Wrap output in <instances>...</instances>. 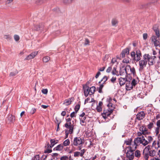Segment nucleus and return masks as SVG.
Returning <instances> with one entry per match:
<instances>
[{
  "instance_id": "1",
  "label": "nucleus",
  "mask_w": 160,
  "mask_h": 160,
  "mask_svg": "<svg viewBox=\"0 0 160 160\" xmlns=\"http://www.w3.org/2000/svg\"><path fill=\"white\" fill-rule=\"evenodd\" d=\"M84 143L83 142V139L80 137H76L71 141V146H72L77 147L78 150L81 149V146Z\"/></svg>"
},
{
  "instance_id": "2",
  "label": "nucleus",
  "mask_w": 160,
  "mask_h": 160,
  "mask_svg": "<svg viewBox=\"0 0 160 160\" xmlns=\"http://www.w3.org/2000/svg\"><path fill=\"white\" fill-rule=\"evenodd\" d=\"M134 149L132 146H128L126 148L125 152L126 156L129 160H132L134 158Z\"/></svg>"
},
{
  "instance_id": "3",
  "label": "nucleus",
  "mask_w": 160,
  "mask_h": 160,
  "mask_svg": "<svg viewBox=\"0 0 160 160\" xmlns=\"http://www.w3.org/2000/svg\"><path fill=\"white\" fill-rule=\"evenodd\" d=\"M143 138L144 136H141V137L136 138L135 139L134 142L132 144V147L134 149H136L137 146L140 144H142L144 146Z\"/></svg>"
},
{
  "instance_id": "4",
  "label": "nucleus",
  "mask_w": 160,
  "mask_h": 160,
  "mask_svg": "<svg viewBox=\"0 0 160 160\" xmlns=\"http://www.w3.org/2000/svg\"><path fill=\"white\" fill-rule=\"evenodd\" d=\"M131 56L133 60L137 62L141 59L142 54L140 51H133L131 53Z\"/></svg>"
},
{
  "instance_id": "5",
  "label": "nucleus",
  "mask_w": 160,
  "mask_h": 160,
  "mask_svg": "<svg viewBox=\"0 0 160 160\" xmlns=\"http://www.w3.org/2000/svg\"><path fill=\"white\" fill-rule=\"evenodd\" d=\"M145 57L146 56L145 54H144L143 55L142 59L141 60H140L139 61V71H142L143 70L147 64L148 62L147 60L148 58H147Z\"/></svg>"
},
{
  "instance_id": "6",
  "label": "nucleus",
  "mask_w": 160,
  "mask_h": 160,
  "mask_svg": "<svg viewBox=\"0 0 160 160\" xmlns=\"http://www.w3.org/2000/svg\"><path fill=\"white\" fill-rule=\"evenodd\" d=\"M145 55L147 58V62L149 66H152L155 63V59L156 58L155 56H152L148 54H145Z\"/></svg>"
},
{
  "instance_id": "7",
  "label": "nucleus",
  "mask_w": 160,
  "mask_h": 160,
  "mask_svg": "<svg viewBox=\"0 0 160 160\" xmlns=\"http://www.w3.org/2000/svg\"><path fill=\"white\" fill-rule=\"evenodd\" d=\"M113 110L112 109L104 110H103V112L102 113V116L103 118L106 119L111 114Z\"/></svg>"
},
{
  "instance_id": "8",
  "label": "nucleus",
  "mask_w": 160,
  "mask_h": 160,
  "mask_svg": "<svg viewBox=\"0 0 160 160\" xmlns=\"http://www.w3.org/2000/svg\"><path fill=\"white\" fill-rule=\"evenodd\" d=\"M147 140L145 139V137H144V146H146L148 144L151 143L153 140V138L151 136H148L147 137Z\"/></svg>"
},
{
  "instance_id": "9",
  "label": "nucleus",
  "mask_w": 160,
  "mask_h": 160,
  "mask_svg": "<svg viewBox=\"0 0 160 160\" xmlns=\"http://www.w3.org/2000/svg\"><path fill=\"white\" fill-rule=\"evenodd\" d=\"M86 151V150L85 149H83L81 150V152L78 151L75 152H74L73 156L75 157H79V156L82 157Z\"/></svg>"
},
{
  "instance_id": "10",
  "label": "nucleus",
  "mask_w": 160,
  "mask_h": 160,
  "mask_svg": "<svg viewBox=\"0 0 160 160\" xmlns=\"http://www.w3.org/2000/svg\"><path fill=\"white\" fill-rule=\"evenodd\" d=\"M145 116V113L144 111H141L137 115V119L139 120H142Z\"/></svg>"
},
{
  "instance_id": "11",
  "label": "nucleus",
  "mask_w": 160,
  "mask_h": 160,
  "mask_svg": "<svg viewBox=\"0 0 160 160\" xmlns=\"http://www.w3.org/2000/svg\"><path fill=\"white\" fill-rule=\"evenodd\" d=\"M38 51L34 52H32L31 54L28 56L25 59V60H29L34 58L38 54Z\"/></svg>"
},
{
  "instance_id": "12",
  "label": "nucleus",
  "mask_w": 160,
  "mask_h": 160,
  "mask_svg": "<svg viewBox=\"0 0 160 160\" xmlns=\"http://www.w3.org/2000/svg\"><path fill=\"white\" fill-rule=\"evenodd\" d=\"M83 89L84 90V95L86 97H87L90 93L89 91V87L87 85H85L83 86Z\"/></svg>"
},
{
  "instance_id": "13",
  "label": "nucleus",
  "mask_w": 160,
  "mask_h": 160,
  "mask_svg": "<svg viewBox=\"0 0 160 160\" xmlns=\"http://www.w3.org/2000/svg\"><path fill=\"white\" fill-rule=\"evenodd\" d=\"M157 37L154 35H153L152 37V41L153 42L155 46L157 47L159 46L160 44V42L157 39Z\"/></svg>"
},
{
  "instance_id": "14",
  "label": "nucleus",
  "mask_w": 160,
  "mask_h": 160,
  "mask_svg": "<svg viewBox=\"0 0 160 160\" xmlns=\"http://www.w3.org/2000/svg\"><path fill=\"white\" fill-rule=\"evenodd\" d=\"M129 51H122L120 55V57H117V58L121 59L122 58H123L125 56L128 55L129 53Z\"/></svg>"
},
{
  "instance_id": "15",
  "label": "nucleus",
  "mask_w": 160,
  "mask_h": 160,
  "mask_svg": "<svg viewBox=\"0 0 160 160\" xmlns=\"http://www.w3.org/2000/svg\"><path fill=\"white\" fill-rule=\"evenodd\" d=\"M74 100V98L73 97L69 98L64 100L63 104H65L66 106L70 105L71 102Z\"/></svg>"
},
{
  "instance_id": "16",
  "label": "nucleus",
  "mask_w": 160,
  "mask_h": 160,
  "mask_svg": "<svg viewBox=\"0 0 160 160\" xmlns=\"http://www.w3.org/2000/svg\"><path fill=\"white\" fill-rule=\"evenodd\" d=\"M153 30L155 32V34L157 38L159 37L160 32L159 29L158 28V26L157 25H155L153 27Z\"/></svg>"
},
{
  "instance_id": "17",
  "label": "nucleus",
  "mask_w": 160,
  "mask_h": 160,
  "mask_svg": "<svg viewBox=\"0 0 160 160\" xmlns=\"http://www.w3.org/2000/svg\"><path fill=\"white\" fill-rule=\"evenodd\" d=\"M74 126L73 125L69 126L68 124H64V126L69 129L68 131L70 134H72L73 132Z\"/></svg>"
},
{
  "instance_id": "18",
  "label": "nucleus",
  "mask_w": 160,
  "mask_h": 160,
  "mask_svg": "<svg viewBox=\"0 0 160 160\" xmlns=\"http://www.w3.org/2000/svg\"><path fill=\"white\" fill-rule=\"evenodd\" d=\"M128 71L127 69H126V67L124 68H121L119 71V74L121 76L125 75L126 74H128Z\"/></svg>"
},
{
  "instance_id": "19",
  "label": "nucleus",
  "mask_w": 160,
  "mask_h": 160,
  "mask_svg": "<svg viewBox=\"0 0 160 160\" xmlns=\"http://www.w3.org/2000/svg\"><path fill=\"white\" fill-rule=\"evenodd\" d=\"M80 124L82 126H85L86 124V117H79Z\"/></svg>"
},
{
  "instance_id": "20",
  "label": "nucleus",
  "mask_w": 160,
  "mask_h": 160,
  "mask_svg": "<svg viewBox=\"0 0 160 160\" xmlns=\"http://www.w3.org/2000/svg\"><path fill=\"white\" fill-rule=\"evenodd\" d=\"M126 69H127V70H129V69L130 70L131 73H132L133 75H135L136 73V72L135 69L134 67L132 68L130 65H128L126 66Z\"/></svg>"
},
{
  "instance_id": "21",
  "label": "nucleus",
  "mask_w": 160,
  "mask_h": 160,
  "mask_svg": "<svg viewBox=\"0 0 160 160\" xmlns=\"http://www.w3.org/2000/svg\"><path fill=\"white\" fill-rule=\"evenodd\" d=\"M133 88L131 82H128L126 84V89L127 90H130Z\"/></svg>"
},
{
  "instance_id": "22",
  "label": "nucleus",
  "mask_w": 160,
  "mask_h": 160,
  "mask_svg": "<svg viewBox=\"0 0 160 160\" xmlns=\"http://www.w3.org/2000/svg\"><path fill=\"white\" fill-rule=\"evenodd\" d=\"M119 83L121 86L124 85L127 80L125 78H120L119 79Z\"/></svg>"
},
{
  "instance_id": "23",
  "label": "nucleus",
  "mask_w": 160,
  "mask_h": 160,
  "mask_svg": "<svg viewBox=\"0 0 160 160\" xmlns=\"http://www.w3.org/2000/svg\"><path fill=\"white\" fill-rule=\"evenodd\" d=\"M132 139L131 138H128L125 140L124 141V143L127 145H130L132 146V144L133 143L132 142Z\"/></svg>"
},
{
  "instance_id": "24",
  "label": "nucleus",
  "mask_w": 160,
  "mask_h": 160,
  "mask_svg": "<svg viewBox=\"0 0 160 160\" xmlns=\"http://www.w3.org/2000/svg\"><path fill=\"white\" fill-rule=\"evenodd\" d=\"M58 142V140H55V139H51V146L50 148H52L55 144L57 143Z\"/></svg>"
},
{
  "instance_id": "25",
  "label": "nucleus",
  "mask_w": 160,
  "mask_h": 160,
  "mask_svg": "<svg viewBox=\"0 0 160 160\" xmlns=\"http://www.w3.org/2000/svg\"><path fill=\"white\" fill-rule=\"evenodd\" d=\"M14 120L15 117L13 116L12 115H8V120L9 123H12L13 122Z\"/></svg>"
},
{
  "instance_id": "26",
  "label": "nucleus",
  "mask_w": 160,
  "mask_h": 160,
  "mask_svg": "<svg viewBox=\"0 0 160 160\" xmlns=\"http://www.w3.org/2000/svg\"><path fill=\"white\" fill-rule=\"evenodd\" d=\"M63 145L62 144H60L55 147L53 150L56 151H61L63 148Z\"/></svg>"
},
{
  "instance_id": "27",
  "label": "nucleus",
  "mask_w": 160,
  "mask_h": 160,
  "mask_svg": "<svg viewBox=\"0 0 160 160\" xmlns=\"http://www.w3.org/2000/svg\"><path fill=\"white\" fill-rule=\"evenodd\" d=\"M143 154L145 160H148L149 156H150L148 152L146 151L144 152V151H143Z\"/></svg>"
},
{
  "instance_id": "28",
  "label": "nucleus",
  "mask_w": 160,
  "mask_h": 160,
  "mask_svg": "<svg viewBox=\"0 0 160 160\" xmlns=\"http://www.w3.org/2000/svg\"><path fill=\"white\" fill-rule=\"evenodd\" d=\"M159 143H157L155 141H154L152 143V147L155 149H158L159 147Z\"/></svg>"
},
{
  "instance_id": "29",
  "label": "nucleus",
  "mask_w": 160,
  "mask_h": 160,
  "mask_svg": "<svg viewBox=\"0 0 160 160\" xmlns=\"http://www.w3.org/2000/svg\"><path fill=\"white\" fill-rule=\"evenodd\" d=\"M154 124L153 122H150L147 126L148 128L150 130H151L154 127Z\"/></svg>"
},
{
  "instance_id": "30",
  "label": "nucleus",
  "mask_w": 160,
  "mask_h": 160,
  "mask_svg": "<svg viewBox=\"0 0 160 160\" xmlns=\"http://www.w3.org/2000/svg\"><path fill=\"white\" fill-rule=\"evenodd\" d=\"M96 88L94 86H92L90 88H89V91L90 93V95H92L94 94Z\"/></svg>"
},
{
  "instance_id": "31",
  "label": "nucleus",
  "mask_w": 160,
  "mask_h": 160,
  "mask_svg": "<svg viewBox=\"0 0 160 160\" xmlns=\"http://www.w3.org/2000/svg\"><path fill=\"white\" fill-rule=\"evenodd\" d=\"M134 155L135 157L138 158H140L141 155L140 151L138 150H136L134 152Z\"/></svg>"
},
{
  "instance_id": "32",
  "label": "nucleus",
  "mask_w": 160,
  "mask_h": 160,
  "mask_svg": "<svg viewBox=\"0 0 160 160\" xmlns=\"http://www.w3.org/2000/svg\"><path fill=\"white\" fill-rule=\"evenodd\" d=\"M43 25H42V24L41 23L38 25H37L34 26V29L38 31L40 30L41 28H43Z\"/></svg>"
},
{
  "instance_id": "33",
  "label": "nucleus",
  "mask_w": 160,
  "mask_h": 160,
  "mask_svg": "<svg viewBox=\"0 0 160 160\" xmlns=\"http://www.w3.org/2000/svg\"><path fill=\"white\" fill-rule=\"evenodd\" d=\"M150 156L151 157H154L156 155V151L154 150H150L148 152Z\"/></svg>"
},
{
  "instance_id": "34",
  "label": "nucleus",
  "mask_w": 160,
  "mask_h": 160,
  "mask_svg": "<svg viewBox=\"0 0 160 160\" xmlns=\"http://www.w3.org/2000/svg\"><path fill=\"white\" fill-rule=\"evenodd\" d=\"M108 79V77L107 76H104L103 78L101 80V81L99 82V83H101V82H102V84H104L107 81Z\"/></svg>"
},
{
  "instance_id": "35",
  "label": "nucleus",
  "mask_w": 160,
  "mask_h": 160,
  "mask_svg": "<svg viewBox=\"0 0 160 160\" xmlns=\"http://www.w3.org/2000/svg\"><path fill=\"white\" fill-rule=\"evenodd\" d=\"M70 143V142L69 139H67L64 141L63 144H62L63 145V146H67L69 145Z\"/></svg>"
},
{
  "instance_id": "36",
  "label": "nucleus",
  "mask_w": 160,
  "mask_h": 160,
  "mask_svg": "<svg viewBox=\"0 0 160 160\" xmlns=\"http://www.w3.org/2000/svg\"><path fill=\"white\" fill-rule=\"evenodd\" d=\"M111 73L113 75L115 74L117 76H118L119 75V74H118V72L116 71V68L115 67H114L113 68V70L112 71Z\"/></svg>"
},
{
  "instance_id": "37",
  "label": "nucleus",
  "mask_w": 160,
  "mask_h": 160,
  "mask_svg": "<svg viewBox=\"0 0 160 160\" xmlns=\"http://www.w3.org/2000/svg\"><path fill=\"white\" fill-rule=\"evenodd\" d=\"M50 59V58L48 56L44 57L42 58V61L43 62H47Z\"/></svg>"
},
{
  "instance_id": "38",
  "label": "nucleus",
  "mask_w": 160,
  "mask_h": 160,
  "mask_svg": "<svg viewBox=\"0 0 160 160\" xmlns=\"http://www.w3.org/2000/svg\"><path fill=\"white\" fill-rule=\"evenodd\" d=\"M117 60L116 58H112V59L111 62V65L112 66L113 64L116 63L117 64L118 63L117 62Z\"/></svg>"
},
{
  "instance_id": "39",
  "label": "nucleus",
  "mask_w": 160,
  "mask_h": 160,
  "mask_svg": "<svg viewBox=\"0 0 160 160\" xmlns=\"http://www.w3.org/2000/svg\"><path fill=\"white\" fill-rule=\"evenodd\" d=\"M160 128L157 127H156L155 129V132L156 135H157L158 134L159 132Z\"/></svg>"
},
{
  "instance_id": "40",
  "label": "nucleus",
  "mask_w": 160,
  "mask_h": 160,
  "mask_svg": "<svg viewBox=\"0 0 160 160\" xmlns=\"http://www.w3.org/2000/svg\"><path fill=\"white\" fill-rule=\"evenodd\" d=\"M103 86L104 85H103V84H100L99 87L98 88V91L99 93H102V89L103 88Z\"/></svg>"
},
{
  "instance_id": "41",
  "label": "nucleus",
  "mask_w": 160,
  "mask_h": 160,
  "mask_svg": "<svg viewBox=\"0 0 160 160\" xmlns=\"http://www.w3.org/2000/svg\"><path fill=\"white\" fill-rule=\"evenodd\" d=\"M80 105L79 104H77L75 107L74 110L76 113H77L80 109Z\"/></svg>"
},
{
  "instance_id": "42",
  "label": "nucleus",
  "mask_w": 160,
  "mask_h": 160,
  "mask_svg": "<svg viewBox=\"0 0 160 160\" xmlns=\"http://www.w3.org/2000/svg\"><path fill=\"white\" fill-rule=\"evenodd\" d=\"M50 148H46V149L44 150V153H49L51 152L52 151V149H50Z\"/></svg>"
},
{
  "instance_id": "43",
  "label": "nucleus",
  "mask_w": 160,
  "mask_h": 160,
  "mask_svg": "<svg viewBox=\"0 0 160 160\" xmlns=\"http://www.w3.org/2000/svg\"><path fill=\"white\" fill-rule=\"evenodd\" d=\"M118 22V21L115 19H112V23L113 26L115 25Z\"/></svg>"
},
{
  "instance_id": "44",
  "label": "nucleus",
  "mask_w": 160,
  "mask_h": 160,
  "mask_svg": "<svg viewBox=\"0 0 160 160\" xmlns=\"http://www.w3.org/2000/svg\"><path fill=\"white\" fill-rule=\"evenodd\" d=\"M150 146L148 145L145 148L143 151H144V152L146 151L148 152V151H150Z\"/></svg>"
},
{
  "instance_id": "45",
  "label": "nucleus",
  "mask_w": 160,
  "mask_h": 160,
  "mask_svg": "<svg viewBox=\"0 0 160 160\" xmlns=\"http://www.w3.org/2000/svg\"><path fill=\"white\" fill-rule=\"evenodd\" d=\"M90 43V41L88 38H85L84 42V45H89Z\"/></svg>"
},
{
  "instance_id": "46",
  "label": "nucleus",
  "mask_w": 160,
  "mask_h": 160,
  "mask_svg": "<svg viewBox=\"0 0 160 160\" xmlns=\"http://www.w3.org/2000/svg\"><path fill=\"white\" fill-rule=\"evenodd\" d=\"M67 110H68L67 108H66L65 109L64 111H63L61 112V115L62 116H64L66 115V111H67V112H68Z\"/></svg>"
},
{
  "instance_id": "47",
  "label": "nucleus",
  "mask_w": 160,
  "mask_h": 160,
  "mask_svg": "<svg viewBox=\"0 0 160 160\" xmlns=\"http://www.w3.org/2000/svg\"><path fill=\"white\" fill-rule=\"evenodd\" d=\"M14 38L15 40L16 41H18L20 39V37L19 36L17 35H15L14 36Z\"/></svg>"
},
{
  "instance_id": "48",
  "label": "nucleus",
  "mask_w": 160,
  "mask_h": 160,
  "mask_svg": "<svg viewBox=\"0 0 160 160\" xmlns=\"http://www.w3.org/2000/svg\"><path fill=\"white\" fill-rule=\"evenodd\" d=\"M131 84H132V86L133 87V86H135L137 83H136V80L134 79H133L132 82H131Z\"/></svg>"
},
{
  "instance_id": "49",
  "label": "nucleus",
  "mask_w": 160,
  "mask_h": 160,
  "mask_svg": "<svg viewBox=\"0 0 160 160\" xmlns=\"http://www.w3.org/2000/svg\"><path fill=\"white\" fill-rule=\"evenodd\" d=\"M68 156H65L61 157L60 158V160H68Z\"/></svg>"
},
{
  "instance_id": "50",
  "label": "nucleus",
  "mask_w": 160,
  "mask_h": 160,
  "mask_svg": "<svg viewBox=\"0 0 160 160\" xmlns=\"http://www.w3.org/2000/svg\"><path fill=\"white\" fill-rule=\"evenodd\" d=\"M39 155H37L33 158L32 160H39Z\"/></svg>"
},
{
  "instance_id": "51",
  "label": "nucleus",
  "mask_w": 160,
  "mask_h": 160,
  "mask_svg": "<svg viewBox=\"0 0 160 160\" xmlns=\"http://www.w3.org/2000/svg\"><path fill=\"white\" fill-rule=\"evenodd\" d=\"M18 72L17 71L14 72H12L10 73L9 75L10 76H14L16 75L18 73Z\"/></svg>"
},
{
  "instance_id": "52",
  "label": "nucleus",
  "mask_w": 160,
  "mask_h": 160,
  "mask_svg": "<svg viewBox=\"0 0 160 160\" xmlns=\"http://www.w3.org/2000/svg\"><path fill=\"white\" fill-rule=\"evenodd\" d=\"M77 113H76L75 112H73L70 114V117L72 118H73L74 117H75L76 116V114Z\"/></svg>"
},
{
  "instance_id": "53",
  "label": "nucleus",
  "mask_w": 160,
  "mask_h": 160,
  "mask_svg": "<svg viewBox=\"0 0 160 160\" xmlns=\"http://www.w3.org/2000/svg\"><path fill=\"white\" fill-rule=\"evenodd\" d=\"M42 92L44 94H47L48 92V90L47 89H43L42 90Z\"/></svg>"
},
{
  "instance_id": "54",
  "label": "nucleus",
  "mask_w": 160,
  "mask_h": 160,
  "mask_svg": "<svg viewBox=\"0 0 160 160\" xmlns=\"http://www.w3.org/2000/svg\"><path fill=\"white\" fill-rule=\"evenodd\" d=\"M36 110L35 108H33L31 110L30 112V113L31 114H34L36 112Z\"/></svg>"
},
{
  "instance_id": "55",
  "label": "nucleus",
  "mask_w": 160,
  "mask_h": 160,
  "mask_svg": "<svg viewBox=\"0 0 160 160\" xmlns=\"http://www.w3.org/2000/svg\"><path fill=\"white\" fill-rule=\"evenodd\" d=\"M96 109L98 112H100L102 110V108L101 107L97 105Z\"/></svg>"
},
{
  "instance_id": "56",
  "label": "nucleus",
  "mask_w": 160,
  "mask_h": 160,
  "mask_svg": "<svg viewBox=\"0 0 160 160\" xmlns=\"http://www.w3.org/2000/svg\"><path fill=\"white\" fill-rule=\"evenodd\" d=\"M143 126H142L140 128L139 130L140 131L142 132V133L143 134H144L145 132L143 130Z\"/></svg>"
},
{
  "instance_id": "57",
  "label": "nucleus",
  "mask_w": 160,
  "mask_h": 160,
  "mask_svg": "<svg viewBox=\"0 0 160 160\" xmlns=\"http://www.w3.org/2000/svg\"><path fill=\"white\" fill-rule=\"evenodd\" d=\"M65 124H68V125L69 126L72 125H75L73 121H72V123L71 122H67Z\"/></svg>"
},
{
  "instance_id": "58",
  "label": "nucleus",
  "mask_w": 160,
  "mask_h": 160,
  "mask_svg": "<svg viewBox=\"0 0 160 160\" xmlns=\"http://www.w3.org/2000/svg\"><path fill=\"white\" fill-rule=\"evenodd\" d=\"M112 69L111 66L109 67L106 70V72L108 73L110 72Z\"/></svg>"
},
{
  "instance_id": "59",
  "label": "nucleus",
  "mask_w": 160,
  "mask_h": 160,
  "mask_svg": "<svg viewBox=\"0 0 160 160\" xmlns=\"http://www.w3.org/2000/svg\"><path fill=\"white\" fill-rule=\"evenodd\" d=\"M4 38L6 39H11L10 36L9 35H4Z\"/></svg>"
},
{
  "instance_id": "60",
  "label": "nucleus",
  "mask_w": 160,
  "mask_h": 160,
  "mask_svg": "<svg viewBox=\"0 0 160 160\" xmlns=\"http://www.w3.org/2000/svg\"><path fill=\"white\" fill-rule=\"evenodd\" d=\"M87 115H85V113L82 112L81 114L79 115V117H86Z\"/></svg>"
},
{
  "instance_id": "61",
  "label": "nucleus",
  "mask_w": 160,
  "mask_h": 160,
  "mask_svg": "<svg viewBox=\"0 0 160 160\" xmlns=\"http://www.w3.org/2000/svg\"><path fill=\"white\" fill-rule=\"evenodd\" d=\"M52 157H57L58 155V154L57 153H53L51 154Z\"/></svg>"
},
{
  "instance_id": "62",
  "label": "nucleus",
  "mask_w": 160,
  "mask_h": 160,
  "mask_svg": "<svg viewBox=\"0 0 160 160\" xmlns=\"http://www.w3.org/2000/svg\"><path fill=\"white\" fill-rule=\"evenodd\" d=\"M116 77H112L111 79V82L112 83H114L116 80Z\"/></svg>"
},
{
  "instance_id": "63",
  "label": "nucleus",
  "mask_w": 160,
  "mask_h": 160,
  "mask_svg": "<svg viewBox=\"0 0 160 160\" xmlns=\"http://www.w3.org/2000/svg\"><path fill=\"white\" fill-rule=\"evenodd\" d=\"M148 35L147 33H144L143 34V37L144 40L146 39L147 38Z\"/></svg>"
},
{
  "instance_id": "64",
  "label": "nucleus",
  "mask_w": 160,
  "mask_h": 160,
  "mask_svg": "<svg viewBox=\"0 0 160 160\" xmlns=\"http://www.w3.org/2000/svg\"><path fill=\"white\" fill-rule=\"evenodd\" d=\"M157 126L160 128V120H158L156 122Z\"/></svg>"
}]
</instances>
